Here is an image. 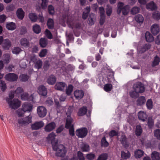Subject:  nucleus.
<instances>
[{"label":"nucleus","mask_w":160,"mask_h":160,"mask_svg":"<svg viewBox=\"0 0 160 160\" xmlns=\"http://www.w3.org/2000/svg\"><path fill=\"white\" fill-rule=\"evenodd\" d=\"M52 148L53 150L56 151L55 155L57 157L63 158L65 156L67 151L64 145H58V142H56L54 144H52Z\"/></svg>","instance_id":"1"},{"label":"nucleus","mask_w":160,"mask_h":160,"mask_svg":"<svg viewBox=\"0 0 160 160\" xmlns=\"http://www.w3.org/2000/svg\"><path fill=\"white\" fill-rule=\"evenodd\" d=\"M8 99L7 102L9 108L12 109L16 110L21 105V102L18 99L14 98L10 101Z\"/></svg>","instance_id":"2"},{"label":"nucleus","mask_w":160,"mask_h":160,"mask_svg":"<svg viewBox=\"0 0 160 160\" xmlns=\"http://www.w3.org/2000/svg\"><path fill=\"white\" fill-rule=\"evenodd\" d=\"M88 131L86 127H82L77 129L76 131V134L78 138H83L88 134Z\"/></svg>","instance_id":"3"},{"label":"nucleus","mask_w":160,"mask_h":160,"mask_svg":"<svg viewBox=\"0 0 160 160\" xmlns=\"http://www.w3.org/2000/svg\"><path fill=\"white\" fill-rule=\"evenodd\" d=\"M133 88L134 90L140 93H143L145 91L144 85L140 82H138L134 84Z\"/></svg>","instance_id":"4"},{"label":"nucleus","mask_w":160,"mask_h":160,"mask_svg":"<svg viewBox=\"0 0 160 160\" xmlns=\"http://www.w3.org/2000/svg\"><path fill=\"white\" fill-rule=\"evenodd\" d=\"M37 114L39 117H45L47 113V110L46 108L43 106H39L37 108Z\"/></svg>","instance_id":"5"},{"label":"nucleus","mask_w":160,"mask_h":160,"mask_svg":"<svg viewBox=\"0 0 160 160\" xmlns=\"http://www.w3.org/2000/svg\"><path fill=\"white\" fill-rule=\"evenodd\" d=\"M5 79L10 82H13L17 81L18 76L14 73H9L7 74L5 76Z\"/></svg>","instance_id":"6"},{"label":"nucleus","mask_w":160,"mask_h":160,"mask_svg":"<svg viewBox=\"0 0 160 160\" xmlns=\"http://www.w3.org/2000/svg\"><path fill=\"white\" fill-rule=\"evenodd\" d=\"M151 48V45L149 43H146L142 46H138L137 48V51L139 53H143L149 49Z\"/></svg>","instance_id":"7"},{"label":"nucleus","mask_w":160,"mask_h":160,"mask_svg":"<svg viewBox=\"0 0 160 160\" xmlns=\"http://www.w3.org/2000/svg\"><path fill=\"white\" fill-rule=\"evenodd\" d=\"M151 48V45L149 43H146L142 46H138L137 48V51L139 53H143L149 49Z\"/></svg>","instance_id":"8"},{"label":"nucleus","mask_w":160,"mask_h":160,"mask_svg":"<svg viewBox=\"0 0 160 160\" xmlns=\"http://www.w3.org/2000/svg\"><path fill=\"white\" fill-rule=\"evenodd\" d=\"M151 48V45L149 43H146L142 46H138L137 48V51L139 53H143L149 49Z\"/></svg>","instance_id":"9"},{"label":"nucleus","mask_w":160,"mask_h":160,"mask_svg":"<svg viewBox=\"0 0 160 160\" xmlns=\"http://www.w3.org/2000/svg\"><path fill=\"white\" fill-rule=\"evenodd\" d=\"M151 48V45L149 43H146L142 46H138L137 48V51L139 53H143L149 49Z\"/></svg>","instance_id":"10"},{"label":"nucleus","mask_w":160,"mask_h":160,"mask_svg":"<svg viewBox=\"0 0 160 160\" xmlns=\"http://www.w3.org/2000/svg\"><path fill=\"white\" fill-rule=\"evenodd\" d=\"M12 46V43L8 39L6 38L4 39V41L2 44V48L4 50H9Z\"/></svg>","instance_id":"11"},{"label":"nucleus","mask_w":160,"mask_h":160,"mask_svg":"<svg viewBox=\"0 0 160 160\" xmlns=\"http://www.w3.org/2000/svg\"><path fill=\"white\" fill-rule=\"evenodd\" d=\"M38 92L39 95L44 97L46 96L48 93L47 88L43 85H40L38 87Z\"/></svg>","instance_id":"12"},{"label":"nucleus","mask_w":160,"mask_h":160,"mask_svg":"<svg viewBox=\"0 0 160 160\" xmlns=\"http://www.w3.org/2000/svg\"><path fill=\"white\" fill-rule=\"evenodd\" d=\"M120 141L125 148H127L129 146L128 139L124 133H123L121 135Z\"/></svg>","instance_id":"13"},{"label":"nucleus","mask_w":160,"mask_h":160,"mask_svg":"<svg viewBox=\"0 0 160 160\" xmlns=\"http://www.w3.org/2000/svg\"><path fill=\"white\" fill-rule=\"evenodd\" d=\"M66 84L64 82H58L55 86V88L57 90L64 92L65 88L66 87Z\"/></svg>","instance_id":"14"},{"label":"nucleus","mask_w":160,"mask_h":160,"mask_svg":"<svg viewBox=\"0 0 160 160\" xmlns=\"http://www.w3.org/2000/svg\"><path fill=\"white\" fill-rule=\"evenodd\" d=\"M21 99L22 100L31 101L33 100V97L32 94L29 95V94L26 92H23L21 95Z\"/></svg>","instance_id":"15"},{"label":"nucleus","mask_w":160,"mask_h":160,"mask_svg":"<svg viewBox=\"0 0 160 160\" xmlns=\"http://www.w3.org/2000/svg\"><path fill=\"white\" fill-rule=\"evenodd\" d=\"M56 126V124L55 122H51L47 125L45 127V130L48 132H50L54 130Z\"/></svg>","instance_id":"16"},{"label":"nucleus","mask_w":160,"mask_h":160,"mask_svg":"<svg viewBox=\"0 0 160 160\" xmlns=\"http://www.w3.org/2000/svg\"><path fill=\"white\" fill-rule=\"evenodd\" d=\"M44 125V123L42 121L38 122H35L31 125L32 130H37L41 128Z\"/></svg>","instance_id":"17"},{"label":"nucleus","mask_w":160,"mask_h":160,"mask_svg":"<svg viewBox=\"0 0 160 160\" xmlns=\"http://www.w3.org/2000/svg\"><path fill=\"white\" fill-rule=\"evenodd\" d=\"M146 8L149 11H152L157 10V6L153 1H151L146 4Z\"/></svg>","instance_id":"18"},{"label":"nucleus","mask_w":160,"mask_h":160,"mask_svg":"<svg viewBox=\"0 0 160 160\" xmlns=\"http://www.w3.org/2000/svg\"><path fill=\"white\" fill-rule=\"evenodd\" d=\"M160 30L159 26L157 24H154L151 27V32L153 35H157L159 32Z\"/></svg>","instance_id":"19"},{"label":"nucleus","mask_w":160,"mask_h":160,"mask_svg":"<svg viewBox=\"0 0 160 160\" xmlns=\"http://www.w3.org/2000/svg\"><path fill=\"white\" fill-rule=\"evenodd\" d=\"M74 94L76 99L80 100L83 98L84 92L82 90H77L74 92Z\"/></svg>","instance_id":"20"},{"label":"nucleus","mask_w":160,"mask_h":160,"mask_svg":"<svg viewBox=\"0 0 160 160\" xmlns=\"http://www.w3.org/2000/svg\"><path fill=\"white\" fill-rule=\"evenodd\" d=\"M138 119L144 122L147 119L148 115L146 112L144 111H141L139 112L138 114Z\"/></svg>","instance_id":"21"},{"label":"nucleus","mask_w":160,"mask_h":160,"mask_svg":"<svg viewBox=\"0 0 160 160\" xmlns=\"http://www.w3.org/2000/svg\"><path fill=\"white\" fill-rule=\"evenodd\" d=\"M56 78L55 76L53 74H51L48 77L47 82L49 85H53L56 83Z\"/></svg>","instance_id":"22"},{"label":"nucleus","mask_w":160,"mask_h":160,"mask_svg":"<svg viewBox=\"0 0 160 160\" xmlns=\"http://www.w3.org/2000/svg\"><path fill=\"white\" fill-rule=\"evenodd\" d=\"M16 23L12 22H7L6 24V28L9 30H14L16 28Z\"/></svg>","instance_id":"23"},{"label":"nucleus","mask_w":160,"mask_h":160,"mask_svg":"<svg viewBox=\"0 0 160 160\" xmlns=\"http://www.w3.org/2000/svg\"><path fill=\"white\" fill-rule=\"evenodd\" d=\"M16 14L18 18L20 20H22L25 16V12L21 8L18 9Z\"/></svg>","instance_id":"24"},{"label":"nucleus","mask_w":160,"mask_h":160,"mask_svg":"<svg viewBox=\"0 0 160 160\" xmlns=\"http://www.w3.org/2000/svg\"><path fill=\"white\" fill-rule=\"evenodd\" d=\"M146 98L144 96H141L138 98L136 101V104L138 106H141L145 104Z\"/></svg>","instance_id":"25"},{"label":"nucleus","mask_w":160,"mask_h":160,"mask_svg":"<svg viewBox=\"0 0 160 160\" xmlns=\"http://www.w3.org/2000/svg\"><path fill=\"white\" fill-rule=\"evenodd\" d=\"M32 121V117L28 116L22 119L18 120V122L20 124H29Z\"/></svg>","instance_id":"26"},{"label":"nucleus","mask_w":160,"mask_h":160,"mask_svg":"<svg viewBox=\"0 0 160 160\" xmlns=\"http://www.w3.org/2000/svg\"><path fill=\"white\" fill-rule=\"evenodd\" d=\"M20 43L21 46L26 48L28 47L30 45L29 41L25 38L21 39L20 40Z\"/></svg>","instance_id":"27"},{"label":"nucleus","mask_w":160,"mask_h":160,"mask_svg":"<svg viewBox=\"0 0 160 160\" xmlns=\"http://www.w3.org/2000/svg\"><path fill=\"white\" fill-rule=\"evenodd\" d=\"M87 107L83 106L80 108L78 112V116H82L85 115L87 112Z\"/></svg>","instance_id":"28"},{"label":"nucleus","mask_w":160,"mask_h":160,"mask_svg":"<svg viewBox=\"0 0 160 160\" xmlns=\"http://www.w3.org/2000/svg\"><path fill=\"white\" fill-rule=\"evenodd\" d=\"M32 105L31 104L25 103L22 105V108L24 110V112H30L32 109Z\"/></svg>","instance_id":"29"},{"label":"nucleus","mask_w":160,"mask_h":160,"mask_svg":"<svg viewBox=\"0 0 160 160\" xmlns=\"http://www.w3.org/2000/svg\"><path fill=\"white\" fill-rule=\"evenodd\" d=\"M73 121V119L70 116H69L66 120V122L65 124V128L67 129H68L71 128L72 125V123Z\"/></svg>","instance_id":"30"},{"label":"nucleus","mask_w":160,"mask_h":160,"mask_svg":"<svg viewBox=\"0 0 160 160\" xmlns=\"http://www.w3.org/2000/svg\"><path fill=\"white\" fill-rule=\"evenodd\" d=\"M145 38L146 41L148 42H152L154 40V37L150 33L147 31L145 33Z\"/></svg>","instance_id":"31"},{"label":"nucleus","mask_w":160,"mask_h":160,"mask_svg":"<svg viewBox=\"0 0 160 160\" xmlns=\"http://www.w3.org/2000/svg\"><path fill=\"white\" fill-rule=\"evenodd\" d=\"M32 30L33 32L36 34L40 33L41 31L40 26L37 24H35L32 26Z\"/></svg>","instance_id":"32"},{"label":"nucleus","mask_w":160,"mask_h":160,"mask_svg":"<svg viewBox=\"0 0 160 160\" xmlns=\"http://www.w3.org/2000/svg\"><path fill=\"white\" fill-rule=\"evenodd\" d=\"M47 25L48 29H53L54 26L53 19L52 18H49L47 20Z\"/></svg>","instance_id":"33"},{"label":"nucleus","mask_w":160,"mask_h":160,"mask_svg":"<svg viewBox=\"0 0 160 160\" xmlns=\"http://www.w3.org/2000/svg\"><path fill=\"white\" fill-rule=\"evenodd\" d=\"M151 157L152 160H160V154L157 151L153 152Z\"/></svg>","instance_id":"34"},{"label":"nucleus","mask_w":160,"mask_h":160,"mask_svg":"<svg viewBox=\"0 0 160 160\" xmlns=\"http://www.w3.org/2000/svg\"><path fill=\"white\" fill-rule=\"evenodd\" d=\"M28 16L30 19L33 22H36L38 20V16L35 13H30Z\"/></svg>","instance_id":"35"},{"label":"nucleus","mask_w":160,"mask_h":160,"mask_svg":"<svg viewBox=\"0 0 160 160\" xmlns=\"http://www.w3.org/2000/svg\"><path fill=\"white\" fill-rule=\"evenodd\" d=\"M135 19L137 22L141 24L143 22L144 18L141 15L138 14L135 16Z\"/></svg>","instance_id":"36"},{"label":"nucleus","mask_w":160,"mask_h":160,"mask_svg":"<svg viewBox=\"0 0 160 160\" xmlns=\"http://www.w3.org/2000/svg\"><path fill=\"white\" fill-rule=\"evenodd\" d=\"M81 150L82 152H88L90 150L89 146L86 143H83L81 146Z\"/></svg>","instance_id":"37"},{"label":"nucleus","mask_w":160,"mask_h":160,"mask_svg":"<svg viewBox=\"0 0 160 160\" xmlns=\"http://www.w3.org/2000/svg\"><path fill=\"white\" fill-rule=\"evenodd\" d=\"M160 62V58L156 55L154 58V60L152 63V66L154 67L159 64Z\"/></svg>","instance_id":"38"},{"label":"nucleus","mask_w":160,"mask_h":160,"mask_svg":"<svg viewBox=\"0 0 160 160\" xmlns=\"http://www.w3.org/2000/svg\"><path fill=\"white\" fill-rule=\"evenodd\" d=\"M88 20L89 25L92 26L94 24L95 22V19L94 18V15L93 13L90 14Z\"/></svg>","instance_id":"39"},{"label":"nucleus","mask_w":160,"mask_h":160,"mask_svg":"<svg viewBox=\"0 0 160 160\" xmlns=\"http://www.w3.org/2000/svg\"><path fill=\"white\" fill-rule=\"evenodd\" d=\"M135 132L137 136H139L141 135L142 132V129L140 125H137Z\"/></svg>","instance_id":"40"},{"label":"nucleus","mask_w":160,"mask_h":160,"mask_svg":"<svg viewBox=\"0 0 160 160\" xmlns=\"http://www.w3.org/2000/svg\"><path fill=\"white\" fill-rule=\"evenodd\" d=\"M73 89V86L72 84H69L67 87L66 90V93L68 96L70 95Z\"/></svg>","instance_id":"41"},{"label":"nucleus","mask_w":160,"mask_h":160,"mask_svg":"<svg viewBox=\"0 0 160 160\" xmlns=\"http://www.w3.org/2000/svg\"><path fill=\"white\" fill-rule=\"evenodd\" d=\"M143 151L140 149H138L137 151H136L134 153V156L136 158H140L143 155Z\"/></svg>","instance_id":"42"},{"label":"nucleus","mask_w":160,"mask_h":160,"mask_svg":"<svg viewBox=\"0 0 160 160\" xmlns=\"http://www.w3.org/2000/svg\"><path fill=\"white\" fill-rule=\"evenodd\" d=\"M101 145L102 147H107L109 145V143L106 140L105 136L103 137L101 139Z\"/></svg>","instance_id":"43"},{"label":"nucleus","mask_w":160,"mask_h":160,"mask_svg":"<svg viewBox=\"0 0 160 160\" xmlns=\"http://www.w3.org/2000/svg\"><path fill=\"white\" fill-rule=\"evenodd\" d=\"M124 4L123 2H119L117 5V13L118 14H119L122 10V8L124 7Z\"/></svg>","instance_id":"44"},{"label":"nucleus","mask_w":160,"mask_h":160,"mask_svg":"<svg viewBox=\"0 0 160 160\" xmlns=\"http://www.w3.org/2000/svg\"><path fill=\"white\" fill-rule=\"evenodd\" d=\"M146 106L148 110H151L153 108V102L151 99L148 100L146 102Z\"/></svg>","instance_id":"45"},{"label":"nucleus","mask_w":160,"mask_h":160,"mask_svg":"<svg viewBox=\"0 0 160 160\" xmlns=\"http://www.w3.org/2000/svg\"><path fill=\"white\" fill-rule=\"evenodd\" d=\"M16 97H18L24 91L22 88L21 87H18L16 90L14 91Z\"/></svg>","instance_id":"46"},{"label":"nucleus","mask_w":160,"mask_h":160,"mask_svg":"<svg viewBox=\"0 0 160 160\" xmlns=\"http://www.w3.org/2000/svg\"><path fill=\"white\" fill-rule=\"evenodd\" d=\"M139 93L138 92L134 90L131 91L129 92V95L131 98H136L139 96Z\"/></svg>","instance_id":"47"},{"label":"nucleus","mask_w":160,"mask_h":160,"mask_svg":"<svg viewBox=\"0 0 160 160\" xmlns=\"http://www.w3.org/2000/svg\"><path fill=\"white\" fill-rule=\"evenodd\" d=\"M121 158L124 159H127L130 157V154L129 151H128L127 153L124 151L121 152Z\"/></svg>","instance_id":"48"},{"label":"nucleus","mask_w":160,"mask_h":160,"mask_svg":"<svg viewBox=\"0 0 160 160\" xmlns=\"http://www.w3.org/2000/svg\"><path fill=\"white\" fill-rule=\"evenodd\" d=\"M129 8L128 5H126L124 6L122 11V14L124 15H127L129 12Z\"/></svg>","instance_id":"49"},{"label":"nucleus","mask_w":160,"mask_h":160,"mask_svg":"<svg viewBox=\"0 0 160 160\" xmlns=\"http://www.w3.org/2000/svg\"><path fill=\"white\" fill-rule=\"evenodd\" d=\"M154 122L153 120L151 117H149L148 118V127L150 128H152L154 126Z\"/></svg>","instance_id":"50"},{"label":"nucleus","mask_w":160,"mask_h":160,"mask_svg":"<svg viewBox=\"0 0 160 160\" xmlns=\"http://www.w3.org/2000/svg\"><path fill=\"white\" fill-rule=\"evenodd\" d=\"M39 44L42 48L45 47L47 45V40L44 38H41L39 41Z\"/></svg>","instance_id":"51"},{"label":"nucleus","mask_w":160,"mask_h":160,"mask_svg":"<svg viewBox=\"0 0 160 160\" xmlns=\"http://www.w3.org/2000/svg\"><path fill=\"white\" fill-rule=\"evenodd\" d=\"M103 88L106 92H109L112 89V85L110 83L106 84L104 85Z\"/></svg>","instance_id":"52"},{"label":"nucleus","mask_w":160,"mask_h":160,"mask_svg":"<svg viewBox=\"0 0 160 160\" xmlns=\"http://www.w3.org/2000/svg\"><path fill=\"white\" fill-rule=\"evenodd\" d=\"M152 18L156 20H159L160 19V12L158 11H155L152 14Z\"/></svg>","instance_id":"53"},{"label":"nucleus","mask_w":160,"mask_h":160,"mask_svg":"<svg viewBox=\"0 0 160 160\" xmlns=\"http://www.w3.org/2000/svg\"><path fill=\"white\" fill-rule=\"evenodd\" d=\"M15 92L14 91L11 90L9 94V97H7L6 98V102H8V99L10 100H9L10 101L11 100H12L14 98L15 95Z\"/></svg>","instance_id":"54"},{"label":"nucleus","mask_w":160,"mask_h":160,"mask_svg":"<svg viewBox=\"0 0 160 160\" xmlns=\"http://www.w3.org/2000/svg\"><path fill=\"white\" fill-rule=\"evenodd\" d=\"M42 62L40 59L37 60L35 64V68L38 69H39L42 68Z\"/></svg>","instance_id":"55"},{"label":"nucleus","mask_w":160,"mask_h":160,"mask_svg":"<svg viewBox=\"0 0 160 160\" xmlns=\"http://www.w3.org/2000/svg\"><path fill=\"white\" fill-rule=\"evenodd\" d=\"M48 10L49 14L51 15H53L54 14V8L52 5H50L48 6Z\"/></svg>","instance_id":"56"},{"label":"nucleus","mask_w":160,"mask_h":160,"mask_svg":"<svg viewBox=\"0 0 160 160\" xmlns=\"http://www.w3.org/2000/svg\"><path fill=\"white\" fill-rule=\"evenodd\" d=\"M140 8L139 7L137 6L132 8L131 11V14L133 15L138 13L139 12Z\"/></svg>","instance_id":"57"},{"label":"nucleus","mask_w":160,"mask_h":160,"mask_svg":"<svg viewBox=\"0 0 160 160\" xmlns=\"http://www.w3.org/2000/svg\"><path fill=\"white\" fill-rule=\"evenodd\" d=\"M50 65V64L49 61L47 60H45L44 62L43 66L44 71H47Z\"/></svg>","instance_id":"58"},{"label":"nucleus","mask_w":160,"mask_h":160,"mask_svg":"<svg viewBox=\"0 0 160 160\" xmlns=\"http://www.w3.org/2000/svg\"><path fill=\"white\" fill-rule=\"evenodd\" d=\"M28 79L29 76L27 74H22L20 76V80L22 82H26L28 80Z\"/></svg>","instance_id":"59"},{"label":"nucleus","mask_w":160,"mask_h":160,"mask_svg":"<svg viewBox=\"0 0 160 160\" xmlns=\"http://www.w3.org/2000/svg\"><path fill=\"white\" fill-rule=\"evenodd\" d=\"M108 158V154L106 153H103L99 156L97 160H107Z\"/></svg>","instance_id":"60"},{"label":"nucleus","mask_w":160,"mask_h":160,"mask_svg":"<svg viewBox=\"0 0 160 160\" xmlns=\"http://www.w3.org/2000/svg\"><path fill=\"white\" fill-rule=\"evenodd\" d=\"M38 20L39 22L43 24L45 22L44 18L42 13H39L38 16Z\"/></svg>","instance_id":"61"},{"label":"nucleus","mask_w":160,"mask_h":160,"mask_svg":"<svg viewBox=\"0 0 160 160\" xmlns=\"http://www.w3.org/2000/svg\"><path fill=\"white\" fill-rule=\"evenodd\" d=\"M0 86L1 89L4 91L7 88L6 84L5 82L2 80H0Z\"/></svg>","instance_id":"62"},{"label":"nucleus","mask_w":160,"mask_h":160,"mask_svg":"<svg viewBox=\"0 0 160 160\" xmlns=\"http://www.w3.org/2000/svg\"><path fill=\"white\" fill-rule=\"evenodd\" d=\"M22 51L21 48L18 47H14L12 50V52L13 54H18Z\"/></svg>","instance_id":"63"},{"label":"nucleus","mask_w":160,"mask_h":160,"mask_svg":"<svg viewBox=\"0 0 160 160\" xmlns=\"http://www.w3.org/2000/svg\"><path fill=\"white\" fill-rule=\"evenodd\" d=\"M154 137L159 140H160V129H157L154 131Z\"/></svg>","instance_id":"64"}]
</instances>
